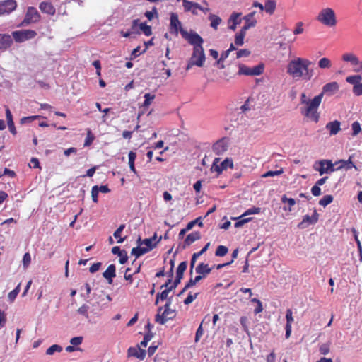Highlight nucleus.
Listing matches in <instances>:
<instances>
[{
	"label": "nucleus",
	"instance_id": "f257e3e1",
	"mask_svg": "<svg viewBox=\"0 0 362 362\" xmlns=\"http://www.w3.org/2000/svg\"><path fill=\"white\" fill-rule=\"evenodd\" d=\"M323 98V93L315 96L313 99L309 98L305 93H302L300 97V112L308 120L317 123L320 120V113L318 111L319 107Z\"/></svg>",
	"mask_w": 362,
	"mask_h": 362
},
{
	"label": "nucleus",
	"instance_id": "f03ea898",
	"mask_svg": "<svg viewBox=\"0 0 362 362\" xmlns=\"http://www.w3.org/2000/svg\"><path fill=\"white\" fill-rule=\"evenodd\" d=\"M312 62L305 58L297 57L290 61L287 66V74L293 79L310 81L313 76V69L309 66Z\"/></svg>",
	"mask_w": 362,
	"mask_h": 362
},
{
	"label": "nucleus",
	"instance_id": "7ed1b4c3",
	"mask_svg": "<svg viewBox=\"0 0 362 362\" xmlns=\"http://www.w3.org/2000/svg\"><path fill=\"white\" fill-rule=\"evenodd\" d=\"M316 19L322 25L328 28H334L337 24V19L334 11L329 7L321 9Z\"/></svg>",
	"mask_w": 362,
	"mask_h": 362
},
{
	"label": "nucleus",
	"instance_id": "20e7f679",
	"mask_svg": "<svg viewBox=\"0 0 362 362\" xmlns=\"http://www.w3.org/2000/svg\"><path fill=\"white\" fill-rule=\"evenodd\" d=\"M40 20V14L37 10L33 6L28 8L24 19L21 21L19 26L25 27L33 23H37Z\"/></svg>",
	"mask_w": 362,
	"mask_h": 362
},
{
	"label": "nucleus",
	"instance_id": "39448f33",
	"mask_svg": "<svg viewBox=\"0 0 362 362\" xmlns=\"http://www.w3.org/2000/svg\"><path fill=\"white\" fill-rule=\"evenodd\" d=\"M171 305V298H169L164 305V310L161 314H156L155 321L160 325H164L168 320L174 318L175 316V310L170 308Z\"/></svg>",
	"mask_w": 362,
	"mask_h": 362
},
{
	"label": "nucleus",
	"instance_id": "423d86ee",
	"mask_svg": "<svg viewBox=\"0 0 362 362\" xmlns=\"http://www.w3.org/2000/svg\"><path fill=\"white\" fill-rule=\"evenodd\" d=\"M275 54L274 60L278 63H285L288 62L291 54L290 45L278 46L275 48Z\"/></svg>",
	"mask_w": 362,
	"mask_h": 362
},
{
	"label": "nucleus",
	"instance_id": "0eeeda50",
	"mask_svg": "<svg viewBox=\"0 0 362 362\" xmlns=\"http://www.w3.org/2000/svg\"><path fill=\"white\" fill-rule=\"evenodd\" d=\"M181 35L182 37L190 45H193L194 47H197V46L199 47H203L202 43L204 42V40L194 31L191 30L189 32H187L185 30H182Z\"/></svg>",
	"mask_w": 362,
	"mask_h": 362
},
{
	"label": "nucleus",
	"instance_id": "6e6552de",
	"mask_svg": "<svg viewBox=\"0 0 362 362\" xmlns=\"http://www.w3.org/2000/svg\"><path fill=\"white\" fill-rule=\"evenodd\" d=\"M37 35V33L33 30H21L13 31L12 36L17 42H23L34 38Z\"/></svg>",
	"mask_w": 362,
	"mask_h": 362
},
{
	"label": "nucleus",
	"instance_id": "1a4fd4ad",
	"mask_svg": "<svg viewBox=\"0 0 362 362\" xmlns=\"http://www.w3.org/2000/svg\"><path fill=\"white\" fill-rule=\"evenodd\" d=\"M264 71V65L258 64L252 68H250L244 64L239 65L238 74L245 76H258Z\"/></svg>",
	"mask_w": 362,
	"mask_h": 362
},
{
	"label": "nucleus",
	"instance_id": "9d476101",
	"mask_svg": "<svg viewBox=\"0 0 362 362\" xmlns=\"http://www.w3.org/2000/svg\"><path fill=\"white\" fill-rule=\"evenodd\" d=\"M342 60L344 62H350L354 66V71L357 73H362V61L359 60L358 57L353 53H346L342 55Z\"/></svg>",
	"mask_w": 362,
	"mask_h": 362
},
{
	"label": "nucleus",
	"instance_id": "9b49d317",
	"mask_svg": "<svg viewBox=\"0 0 362 362\" xmlns=\"http://www.w3.org/2000/svg\"><path fill=\"white\" fill-rule=\"evenodd\" d=\"M220 161L219 158H215L212 166L211 168V170L216 171L218 174H220L223 170H226L228 168H233V163L232 159L226 158L223 161H222L220 165H218V162Z\"/></svg>",
	"mask_w": 362,
	"mask_h": 362
},
{
	"label": "nucleus",
	"instance_id": "f8f14e48",
	"mask_svg": "<svg viewBox=\"0 0 362 362\" xmlns=\"http://www.w3.org/2000/svg\"><path fill=\"white\" fill-rule=\"evenodd\" d=\"M290 31L286 28H283L279 33V35L274 39V44L277 46L289 45L293 41L288 39Z\"/></svg>",
	"mask_w": 362,
	"mask_h": 362
},
{
	"label": "nucleus",
	"instance_id": "ddd939ff",
	"mask_svg": "<svg viewBox=\"0 0 362 362\" xmlns=\"http://www.w3.org/2000/svg\"><path fill=\"white\" fill-rule=\"evenodd\" d=\"M17 7L15 0H4L0 2V16L9 14Z\"/></svg>",
	"mask_w": 362,
	"mask_h": 362
},
{
	"label": "nucleus",
	"instance_id": "4468645a",
	"mask_svg": "<svg viewBox=\"0 0 362 362\" xmlns=\"http://www.w3.org/2000/svg\"><path fill=\"white\" fill-rule=\"evenodd\" d=\"M170 33L177 36L178 33L184 30L182 27V23L178 19V16L175 13H170Z\"/></svg>",
	"mask_w": 362,
	"mask_h": 362
},
{
	"label": "nucleus",
	"instance_id": "2eb2a0df",
	"mask_svg": "<svg viewBox=\"0 0 362 362\" xmlns=\"http://www.w3.org/2000/svg\"><path fill=\"white\" fill-rule=\"evenodd\" d=\"M187 267V262L186 261L182 262L177 267L176 270V277L173 281V284L170 286L172 288H176V287L180 284L181 280L183 278L184 272H185Z\"/></svg>",
	"mask_w": 362,
	"mask_h": 362
},
{
	"label": "nucleus",
	"instance_id": "dca6fc26",
	"mask_svg": "<svg viewBox=\"0 0 362 362\" xmlns=\"http://www.w3.org/2000/svg\"><path fill=\"white\" fill-rule=\"evenodd\" d=\"M318 163L320 168H315V170L319 172L320 175L336 170V168H334V164L329 160H322Z\"/></svg>",
	"mask_w": 362,
	"mask_h": 362
},
{
	"label": "nucleus",
	"instance_id": "f3484780",
	"mask_svg": "<svg viewBox=\"0 0 362 362\" xmlns=\"http://www.w3.org/2000/svg\"><path fill=\"white\" fill-rule=\"evenodd\" d=\"M319 219V214L316 210L313 211V213L311 216L305 215L303 218L302 221L299 223L298 226L303 228L307 227L309 225L315 224L317 222Z\"/></svg>",
	"mask_w": 362,
	"mask_h": 362
},
{
	"label": "nucleus",
	"instance_id": "a211bd4d",
	"mask_svg": "<svg viewBox=\"0 0 362 362\" xmlns=\"http://www.w3.org/2000/svg\"><path fill=\"white\" fill-rule=\"evenodd\" d=\"M228 144V139L223 137L213 145L212 150L216 155H221L227 150Z\"/></svg>",
	"mask_w": 362,
	"mask_h": 362
},
{
	"label": "nucleus",
	"instance_id": "6ab92c4d",
	"mask_svg": "<svg viewBox=\"0 0 362 362\" xmlns=\"http://www.w3.org/2000/svg\"><path fill=\"white\" fill-rule=\"evenodd\" d=\"M205 54L203 47H193V52L190 58L191 61L199 62L202 60V66H203L205 62Z\"/></svg>",
	"mask_w": 362,
	"mask_h": 362
},
{
	"label": "nucleus",
	"instance_id": "aec40b11",
	"mask_svg": "<svg viewBox=\"0 0 362 362\" xmlns=\"http://www.w3.org/2000/svg\"><path fill=\"white\" fill-rule=\"evenodd\" d=\"M127 354L129 357H136L140 360H143L146 354V351L144 349H141L139 346L136 347H130L128 349Z\"/></svg>",
	"mask_w": 362,
	"mask_h": 362
},
{
	"label": "nucleus",
	"instance_id": "412c9836",
	"mask_svg": "<svg viewBox=\"0 0 362 362\" xmlns=\"http://www.w3.org/2000/svg\"><path fill=\"white\" fill-rule=\"evenodd\" d=\"M13 44L11 36L8 34H0V50H6Z\"/></svg>",
	"mask_w": 362,
	"mask_h": 362
},
{
	"label": "nucleus",
	"instance_id": "4be33fe9",
	"mask_svg": "<svg viewBox=\"0 0 362 362\" xmlns=\"http://www.w3.org/2000/svg\"><path fill=\"white\" fill-rule=\"evenodd\" d=\"M335 165H338L336 170H340L345 168L346 170L351 169L352 168H356L354 163L352 162V156H350L347 160H339L334 163Z\"/></svg>",
	"mask_w": 362,
	"mask_h": 362
},
{
	"label": "nucleus",
	"instance_id": "5701e85b",
	"mask_svg": "<svg viewBox=\"0 0 362 362\" xmlns=\"http://www.w3.org/2000/svg\"><path fill=\"white\" fill-rule=\"evenodd\" d=\"M292 311L291 309H288L286 310V334L285 337L286 339H288L291 334V329H292V323L293 322V318L292 316Z\"/></svg>",
	"mask_w": 362,
	"mask_h": 362
},
{
	"label": "nucleus",
	"instance_id": "b1692460",
	"mask_svg": "<svg viewBox=\"0 0 362 362\" xmlns=\"http://www.w3.org/2000/svg\"><path fill=\"white\" fill-rule=\"evenodd\" d=\"M39 8L42 13L53 16L55 13V8L48 1H43L40 4Z\"/></svg>",
	"mask_w": 362,
	"mask_h": 362
},
{
	"label": "nucleus",
	"instance_id": "393cba45",
	"mask_svg": "<svg viewBox=\"0 0 362 362\" xmlns=\"http://www.w3.org/2000/svg\"><path fill=\"white\" fill-rule=\"evenodd\" d=\"M341 123L338 120L329 122L326 124V129L329 130L331 136L336 135L341 130Z\"/></svg>",
	"mask_w": 362,
	"mask_h": 362
},
{
	"label": "nucleus",
	"instance_id": "a878e982",
	"mask_svg": "<svg viewBox=\"0 0 362 362\" xmlns=\"http://www.w3.org/2000/svg\"><path fill=\"white\" fill-rule=\"evenodd\" d=\"M116 268L114 264H110L108 266L107 269L103 272V276L105 279L108 281L109 284L112 283V279L116 276Z\"/></svg>",
	"mask_w": 362,
	"mask_h": 362
},
{
	"label": "nucleus",
	"instance_id": "bb28decb",
	"mask_svg": "<svg viewBox=\"0 0 362 362\" xmlns=\"http://www.w3.org/2000/svg\"><path fill=\"white\" fill-rule=\"evenodd\" d=\"M183 6L185 11H192L193 14H197L196 9H202V6L192 1H185Z\"/></svg>",
	"mask_w": 362,
	"mask_h": 362
},
{
	"label": "nucleus",
	"instance_id": "cd10ccee",
	"mask_svg": "<svg viewBox=\"0 0 362 362\" xmlns=\"http://www.w3.org/2000/svg\"><path fill=\"white\" fill-rule=\"evenodd\" d=\"M210 245V243H208L199 252L194 253L192 256V259L190 261V274H192L193 268L195 265L196 261L199 256H201L202 254H204L209 248Z\"/></svg>",
	"mask_w": 362,
	"mask_h": 362
},
{
	"label": "nucleus",
	"instance_id": "c85d7f7f",
	"mask_svg": "<svg viewBox=\"0 0 362 362\" xmlns=\"http://www.w3.org/2000/svg\"><path fill=\"white\" fill-rule=\"evenodd\" d=\"M339 88V86L337 82H330L325 84L322 88V92L324 93L333 94L337 92Z\"/></svg>",
	"mask_w": 362,
	"mask_h": 362
},
{
	"label": "nucleus",
	"instance_id": "c756f323",
	"mask_svg": "<svg viewBox=\"0 0 362 362\" xmlns=\"http://www.w3.org/2000/svg\"><path fill=\"white\" fill-rule=\"evenodd\" d=\"M201 238V235L199 232H194L190 234H189L184 242V245L182 247L185 249L187 246H189L191 244H192L196 240H198Z\"/></svg>",
	"mask_w": 362,
	"mask_h": 362
},
{
	"label": "nucleus",
	"instance_id": "7c9ffc66",
	"mask_svg": "<svg viewBox=\"0 0 362 362\" xmlns=\"http://www.w3.org/2000/svg\"><path fill=\"white\" fill-rule=\"evenodd\" d=\"M255 12L250 13V14L245 16L244 19L245 21V25L242 28L241 30L247 32L250 28H252L255 25L256 21L253 19Z\"/></svg>",
	"mask_w": 362,
	"mask_h": 362
},
{
	"label": "nucleus",
	"instance_id": "2f4dec72",
	"mask_svg": "<svg viewBox=\"0 0 362 362\" xmlns=\"http://www.w3.org/2000/svg\"><path fill=\"white\" fill-rule=\"evenodd\" d=\"M211 268L207 264L200 263L195 269V271L197 274L203 275V276H206L207 274H210L211 272Z\"/></svg>",
	"mask_w": 362,
	"mask_h": 362
},
{
	"label": "nucleus",
	"instance_id": "473e14b6",
	"mask_svg": "<svg viewBox=\"0 0 362 362\" xmlns=\"http://www.w3.org/2000/svg\"><path fill=\"white\" fill-rule=\"evenodd\" d=\"M346 81L354 86L362 81V76L359 74L349 76L346 77Z\"/></svg>",
	"mask_w": 362,
	"mask_h": 362
},
{
	"label": "nucleus",
	"instance_id": "72a5a7b5",
	"mask_svg": "<svg viewBox=\"0 0 362 362\" xmlns=\"http://www.w3.org/2000/svg\"><path fill=\"white\" fill-rule=\"evenodd\" d=\"M162 237L160 236L159 239L155 242L154 243H152V239L146 238L143 240L142 243L143 245H145L146 247H144L145 250H148V252L151 250L153 247H156V245L160 241Z\"/></svg>",
	"mask_w": 362,
	"mask_h": 362
},
{
	"label": "nucleus",
	"instance_id": "f704fd0d",
	"mask_svg": "<svg viewBox=\"0 0 362 362\" xmlns=\"http://www.w3.org/2000/svg\"><path fill=\"white\" fill-rule=\"evenodd\" d=\"M318 66L320 69H329L332 66V62L327 57H322L318 61Z\"/></svg>",
	"mask_w": 362,
	"mask_h": 362
},
{
	"label": "nucleus",
	"instance_id": "c9c22d12",
	"mask_svg": "<svg viewBox=\"0 0 362 362\" xmlns=\"http://www.w3.org/2000/svg\"><path fill=\"white\" fill-rule=\"evenodd\" d=\"M136 158V154L135 152L130 151L129 153V168L135 174H136V173H137L136 170L135 168V166H134V161H135Z\"/></svg>",
	"mask_w": 362,
	"mask_h": 362
},
{
	"label": "nucleus",
	"instance_id": "e433bc0d",
	"mask_svg": "<svg viewBox=\"0 0 362 362\" xmlns=\"http://www.w3.org/2000/svg\"><path fill=\"white\" fill-rule=\"evenodd\" d=\"M209 19L211 21V26L214 29L216 30L217 28H218V25L221 22V18L220 17H218V16H216V15L210 14L209 16Z\"/></svg>",
	"mask_w": 362,
	"mask_h": 362
},
{
	"label": "nucleus",
	"instance_id": "4c0bfd02",
	"mask_svg": "<svg viewBox=\"0 0 362 362\" xmlns=\"http://www.w3.org/2000/svg\"><path fill=\"white\" fill-rule=\"evenodd\" d=\"M147 252L148 250H145L144 247L137 246L136 247L132 248L131 254L134 255L136 258H138Z\"/></svg>",
	"mask_w": 362,
	"mask_h": 362
},
{
	"label": "nucleus",
	"instance_id": "58836bf2",
	"mask_svg": "<svg viewBox=\"0 0 362 362\" xmlns=\"http://www.w3.org/2000/svg\"><path fill=\"white\" fill-rule=\"evenodd\" d=\"M253 6L255 7H259L262 11L264 8L266 12L269 13H272V1L267 0V1L265 4L264 7L263 5L258 2H254Z\"/></svg>",
	"mask_w": 362,
	"mask_h": 362
},
{
	"label": "nucleus",
	"instance_id": "ea45409f",
	"mask_svg": "<svg viewBox=\"0 0 362 362\" xmlns=\"http://www.w3.org/2000/svg\"><path fill=\"white\" fill-rule=\"evenodd\" d=\"M245 35H246V32H245L243 30H240V33L235 35V43L236 45L241 46L243 45L244 37H245Z\"/></svg>",
	"mask_w": 362,
	"mask_h": 362
},
{
	"label": "nucleus",
	"instance_id": "a19ab883",
	"mask_svg": "<svg viewBox=\"0 0 362 362\" xmlns=\"http://www.w3.org/2000/svg\"><path fill=\"white\" fill-rule=\"evenodd\" d=\"M333 196L330 194H327L324 196L319 201V204L320 206H322L324 207L327 206L328 204H331L333 202Z\"/></svg>",
	"mask_w": 362,
	"mask_h": 362
},
{
	"label": "nucleus",
	"instance_id": "79ce46f5",
	"mask_svg": "<svg viewBox=\"0 0 362 362\" xmlns=\"http://www.w3.org/2000/svg\"><path fill=\"white\" fill-rule=\"evenodd\" d=\"M62 347L58 344L52 345L46 350L47 355H53L55 352H61L62 351Z\"/></svg>",
	"mask_w": 362,
	"mask_h": 362
},
{
	"label": "nucleus",
	"instance_id": "37998d69",
	"mask_svg": "<svg viewBox=\"0 0 362 362\" xmlns=\"http://www.w3.org/2000/svg\"><path fill=\"white\" fill-rule=\"evenodd\" d=\"M253 101V98L250 97L247 98V100L245 102V103L240 107V110L242 112H245L248 110H250L252 107H253L251 105V102Z\"/></svg>",
	"mask_w": 362,
	"mask_h": 362
},
{
	"label": "nucleus",
	"instance_id": "c03bdc74",
	"mask_svg": "<svg viewBox=\"0 0 362 362\" xmlns=\"http://www.w3.org/2000/svg\"><path fill=\"white\" fill-rule=\"evenodd\" d=\"M352 133L351 135L353 136H356L361 132V124L358 121L354 122L351 124Z\"/></svg>",
	"mask_w": 362,
	"mask_h": 362
},
{
	"label": "nucleus",
	"instance_id": "a18cd8bd",
	"mask_svg": "<svg viewBox=\"0 0 362 362\" xmlns=\"http://www.w3.org/2000/svg\"><path fill=\"white\" fill-rule=\"evenodd\" d=\"M144 98L145 100L143 103V107H147L151 104L152 101L154 100L155 95L148 93L144 95Z\"/></svg>",
	"mask_w": 362,
	"mask_h": 362
},
{
	"label": "nucleus",
	"instance_id": "49530a36",
	"mask_svg": "<svg viewBox=\"0 0 362 362\" xmlns=\"http://www.w3.org/2000/svg\"><path fill=\"white\" fill-rule=\"evenodd\" d=\"M140 30L146 36H150L152 34L151 27L142 23L139 25Z\"/></svg>",
	"mask_w": 362,
	"mask_h": 362
},
{
	"label": "nucleus",
	"instance_id": "de8ad7c7",
	"mask_svg": "<svg viewBox=\"0 0 362 362\" xmlns=\"http://www.w3.org/2000/svg\"><path fill=\"white\" fill-rule=\"evenodd\" d=\"M281 202L283 203H287L288 205V210L291 211V207H293L296 204V200L293 198H287V197L284 194L281 197Z\"/></svg>",
	"mask_w": 362,
	"mask_h": 362
},
{
	"label": "nucleus",
	"instance_id": "09e8293b",
	"mask_svg": "<svg viewBox=\"0 0 362 362\" xmlns=\"http://www.w3.org/2000/svg\"><path fill=\"white\" fill-rule=\"evenodd\" d=\"M228 248L223 245H219L215 252L216 256L223 257L228 253Z\"/></svg>",
	"mask_w": 362,
	"mask_h": 362
},
{
	"label": "nucleus",
	"instance_id": "8fccbe9b",
	"mask_svg": "<svg viewBox=\"0 0 362 362\" xmlns=\"http://www.w3.org/2000/svg\"><path fill=\"white\" fill-rule=\"evenodd\" d=\"M173 290H175V288H172V286L168 287V288L163 291L161 293H158L157 294L158 298H160L161 300L167 299L168 293Z\"/></svg>",
	"mask_w": 362,
	"mask_h": 362
},
{
	"label": "nucleus",
	"instance_id": "3c124183",
	"mask_svg": "<svg viewBox=\"0 0 362 362\" xmlns=\"http://www.w3.org/2000/svg\"><path fill=\"white\" fill-rule=\"evenodd\" d=\"M19 291H20V284H18L15 289H13L8 293V298L11 300V302H13L16 299Z\"/></svg>",
	"mask_w": 362,
	"mask_h": 362
},
{
	"label": "nucleus",
	"instance_id": "603ef678",
	"mask_svg": "<svg viewBox=\"0 0 362 362\" xmlns=\"http://www.w3.org/2000/svg\"><path fill=\"white\" fill-rule=\"evenodd\" d=\"M240 15H241V13H232L230 18L228 19V23L230 24L231 22L234 23H236L237 24L240 23L241 20L239 19V17Z\"/></svg>",
	"mask_w": 362,
	"mask_h": 362
},
{
	"label": "nucleus",
	"instance_id": "864d4df0",
	"mask_svg": "<svg viewBox=\"0 0 362 362\" xmlns=\"http://www.w3.org/2000/svg\"><path fill=\"white\" fill-rule=\"evenodd\" d=\"M94 139H95V136L91 133V131L90 129H88V132H87V137L85 140L84 146H90L93 143Z\"/></svg>",
	"mask_w": 362,
	"mask_h": 362
},
{
	"label": "nucleus",
	"instance_id": "5fc2aeb1",
	"mask_svg": "<svg viewBox=\"0 0 362 362\" xmlns=\"http://www.w3.org/2000/svg\"><path fill=\"white\" fill-rule=\"evenodd\" d=\"M99 192V187L98 185H95L92 187L91 190V197L92 199L95 203L98 202V196Z\"/></svg>",
	"mask_w": 362,
	"mask_h": 362
},
{
	"label": "nucleus",
	"instance_id": "6e6d98bb",
	"mask_svg": "<svg viewBox=\"0 0 362 362\" xmlns=\"http://www.w3.org/2000/svg\"><path fill=\"white\" fill-rule=\"evenodd\" d=\"M207 317V316H206L204 320H202V322H201L199 327H198L197 332H196V335H195V341L197 342L200 337L203 335V329H202V324L203 322L205 321V319Z\"/></svg>",
	"mask_w": 362,
	"mask_h": 362
},
{
	"label": "nucleus",
	"instance_id": "4d7b16f0",
	"mask_svg": "<svg viewBox=\"0 0 362 362\" xmlns=\"http://www.w3.org/2000/svg\"><path fill=\"white\" fill-rule=\"evenodd\" d=\"M319 351L321 354H327L329 352V344L328 343L322 344L320 346Z\"/></svg>",
	"mask_w": 362,
	"mask_h": 362
},
{
	"label": "nucleus",
	"instance_id": "13d9d810",
	"mask_svg": "<svg viewBox=\"0 0 362 362\" xmlns=\"http://www.w3.org/2000/svg\"><path fill=\"white\" fill-rule=\"evenodd\" d=\"M153 334L151 332H148L144 337L142 341L141 342V345L142 346L146 347L148 344V342L152 339Z\"/></svg>",
	"mask_w": 362,
	"mask_h": 362
},
{
	"label": "nucleus",
	"instance_id": "bf43d9fd",
	"mask_svg": "<svg viewBox=\"0 0 362 362\" xmlns=\"http://www.w3.org/2000/svg\"><path fill=\"white\" fill-rule=\"evenodd\" d=\"M353 93L355 95L360 96L362 95V82L358 85L353 86Z\"/></svg>",
	"mask_w": 362,
	"mask_h": 362
},
{
	"label": "nucleus",
	"instance_id": "052dcab7",
	"mask_svg": "<svg viewBox=\"0 0 362 362\" xmlns=\"http://www.w3.org/2000/svg\"><path fill=\"white\" fill-rule=\"evenodd\" d=\"M31 257L28 252H26L23 257V264L25 268H27L28 266L30 264Z\"/></svg>",
	"mask_w": 362,
	"mask_h": 362
},
{
	"label": "nucleus",
	"instance_id": "680f3d73",
	"mask_svg": "<svg viewBox=\"0 0 362 362\" xmlns=\"http://www.w3.org/2000/svg\"><path fill=\"white\" fill-rule=\"evenodd\" d=\"M88 309H89V307L84 304L78 309L77 312L79 314L83 315L86 316L87 318H88Z\"/></svg>",
	"mask_w": 362,
	"mask_h": 362
},
{
	"label": "nucleus",
	"instance_id": "e2e57ef3",
	"mask_svg": "<svg viewBox=\"0 0 362 362\" xmlns=\"http://www.w3.org/2000/svg\"><path fill=\"white\" fill-rule=\"evenodd\" d=\"M39 117V116H29V117H24L23 118L21 119V124H25V123H30V122H32L33 121L35 120L36 119H37Z\"/></svg>",
	"mask_w": 362,
	"mask_h": 362
},
{
	"label": "nucleus",
	"instance_id": "0e129e2a",
	"mask_svg": "<svg viewBox=\"0 0 362 362\" xmlns=\"http://www.w3.org/2000/svg\"><path fill=\"white\" fill-rule=\"evenodd\" d=\"M83 337H75L71 339L70 343L73 346H78L80 345L83 341Z\"/></svg>",
	"mask_w": 362,
	"mask_h": 362
},
{
	"label": "nucleus",
	"instance_id": "69168bd1",
	"mask_svg": "<svg viewBox=\"0 0 362 362\" xmlns=\"http://www.w3.org/2000/svg\"><path fill=\"white\" fill-rule=\"evenodd\" d=\"M311 193L315 197L321 195L322 192L320 186L317 185H313L311 188Z\"/></svg>",
	"mask_w": 362,
	"mask_h": 362
},
{
	"label": "nucleus",
	"instance_id": "338daca9",
	"mask_svg": "<svg viewBox=\"0 0 362 362\" xmlns=\"http://www.w3.org/2000/svg\"><path fill=\"white\" fill-rule=\"evenodd\" d=\"M198 293H196L194 295H192V293H189L188 295V296L184 300V303L185 305H189L191 303H192V301L197 298V296H198Z\"/></svg>",
	"mask_w": 362,
	"mask_h": 362
},
{
	"label": "nucleus",
	"instance_id": "774afa93",
	"mask_svg": "<svg viewBox=\"0 0 362 362\" xmlns=\"http://www.w3.org/2000/svg\"><path fill=\"white\" fill-rule=\"evenodd\" d=\"M303 23L302 22H298L296 23V27L293 30L294 35H299L303 33Z\"/></svg>",
	"mask_w": 362,
	"mask_h": 362
}]
</instances>
